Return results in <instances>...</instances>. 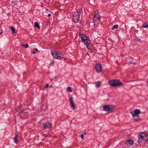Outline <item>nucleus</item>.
<instances>
[{"label": "nucleus", "instance_id": "1", "mask_svg": "<svg viewBox=\"0 0 148 148\" xmlns=\"http://www.w3.org/2000/svg\"><path fill=\"white\" fill-rule=\"evenodd\" d=\"M51 53L53 57L55 59L59 60H62L63 59L64 60L66 59V58L64 57L63 55L61 53L53 51H51Z\"/></svg>", "mask_w": 148, "mask_h": 148}, {"label": "nucleus", "instance_id": "2", "mask_svg": "<svg viewBox=\"0 0 148 148\" xmlns=\"http://www.w3.org/2000/svg\"><path fill=\"white\" fill-rule=\"evenodd\" d=\"M144 140H146L145 142L148 141V136L145 132L140 133L138 136V141L140 143L144 141Z\"/></svg>", "mask_w": 148, "mask_h": 148}, {"label": "nucleus", "instance_id": "3", "mask_svg": "<svg viewBox=\"0 0 148 148\" xmlns=\"http://www.w3.org/2000/svg\"><path fill=\"white\" fill-rule=\"evenodd\" d=\"M109 83L110 85L114 86H120L122 84V83L119 81L114 80L110 81Z\"/></svg>", "mask_w": 148, "mask_h": 148}, {"label": "nucleus", "instance_id": "4", "mask_svg": "<svg viewBox=\"0 0 148 148\" xmlns=\"http://www.w3.org/2000/svg\"><path fill=\"white\" fill-rule=\"evenodd\" d=\"M80 14L78 12L75 13L73 16L72 19L73 21L75 23H77L79 20Z\"/></svg>", "mask_w": 148, "mask_h": 148}, {"label": "nucleus", "instance_id": "5", "mask_svg": "<svg viewBox=\"0 0 148 148\" xmlns=\"http://www.w3.org/2000/svg\"><path fill=\"white\" fill-rule=\"evenodd\" d=\"M114 108V106L112 105H106L103 106V109L106 112L112 111Z\"/></svg>", "mask_w": 148, "mask_h": 148}, {"label": "nucleus", "instance_id": "6", "mask_svg": "<svg viewBox=\"0 0 148 148\" xmlns=\"http://www.w3.org/2000/svg\"><path fill=\"white\" fill-rule=\"evenodd\" d=\"M134 114L133 112H130V113L132 114V117L134 118V119L137 121V118L136 119V117L137 118V115L140 113V111L138 109H136L134 111Z\"/></svg>", "mask_w": 148, "mask_h": 148}, {"label": "nucleus", "instance_id": "7", "mask_svg": "<svg viewBox=\"0 0 148 148\" xmlns=\"http://www.w3.org/2000/svg\"><path fill=\"white\" fill-rule=\"evenodd\" d=\"M95 69L96 72L98 73L101 72L102 70V67L101 64H97L95 66Z\"/></svg>", "mask_w": 148, "mask_h": 148}, {"label": "nucleus", "instance_id": "8", "mask_svg": "<svg viewBox=\"0 0 148 148\" xmlns=\"http://www.w3.org/2000/svg\"><path fill=\"white\" fill-rule=\"evenodd\" d=\"M94 18L93 20L94 21V23H95L96 19L99 20L100 18V16L99 14L98 13V12H95L94 14Z\"/></svg>", "mask_w": 148, "mask_h": 148}, {"label": "nucleus", "instance_id": "9", "mask_svg": "<svg viewBox=\"0 0 148 148\" xmlns=\"http://www.w3.org/2000/svg\"><path fill=\"white\" fill-rule=\"evenodd\" d=\"M69 99L71 106L73 108V110H74L75 109V105L73 103V99L72 97H69Z\"/></svg>", "mask_w": 148, "mask_h": 148}, {"label": "nucleus", "instance_id": "10", "mask_svg": "<svg viewBox=\"0 0 148 148\" xmlns=\"http://www.w3.org/2000/svg\"><path fill=\"white\" fill-rule=\"evenodd\" d=\"M82 42L87 46V48L88 49H90L88 47V46L89 45L90 43V41L87 39L83 41Z\"/></svg>", "mask_w": 148, "mask_h": 148}, {"label": "nucleus", "instance_id": "11", "mask_svg": "<svg viewBox=\"0 0 148 148\" xmlns=\"http://www.w3.org/2000/svg\"><path fill=\"white\" fill-rule=\"evenodd\" d=\"M51 124L50 123H47L45 124L44 127L45 129H48L51 128Z\"/></svg>", "mask_w": 148, "mask_h": 148}, {"label": "nucleus", "instance_id": "12", "mask_svg": "<svg viewBox=\"0 0 148 148\" xmlns=\"http://www.w3.org/2000/svg\"><path fill=\"white\" fill-rule=\"evenodd\" d=\"M79 36L82 40V42L87 39V37L84 34H80Z\"/></svg>", "mask_w": 148, "mask_h": 148}, {"label": "nucleus", "instance_id": "13", "mask_svg": "<svg viewBox=\"0 0 148 148\" xmlns=\"http://www.w3.org/2000/svg\"><path fill=\"white\" fill-rule=\"evenodd\" d=\"M134 141L131 140H129L126 141L127 144H129L130 145H132L133 144Z\"/></svg>", "mask_w": 148, "mask_h": 148}, {"label": "nucleus", "instance_id": "14", "mask_svg": "<svg viewBox=\"0 0 148 148\" xmlns=\"http://www.w3.org/2000/svg\"><path fill=\"white\" fill-rule=\"evenodd\" d=\"M143 27L144 28H147L148 27V21L146 22L143 25Z\"/></svg>", "mask_w": 148, "mask_h": 148}, {"label": "nucleus", "instance_id": "15", "mask_svg": "<svg viewBox=\"0 0 148 148\" xmlns=\"http://www.w3.org/2000/svg\"><path fill=\"white\" fill-rule=\"evenodd\" d=\"M10 29L12 31V33L13 34L16 33V30L14 27H12L10 28Z\"/></svg>", "mask_w": 148, "mask_h": 148}, {"label": "nucleus", "instance_id": "16", "mask_svg": "<svg viewBox=\"0 0 148 148\" xmlns=\"http://www.w3.org/2000/svg\"><path fill=\"white\" fill-rule=\"evenodd\" d=\"M18 135L17 134H16L15 137L14 138V142L15 143L17 144L18 143Z\"/></svg>", "mask_w": 148, "mask_h": 148}, {"label": "nucleus", "instance_id": "17", "mask_svg": "<svg viewBox=\"0 0 148 148\" xmlns=\"http://www.w3.org/2000/svg\"><path fill=\"white\" fill-rule=\"evenodd\" d=\"M96 85L95 86L97 87H99L100 86L101 83L100 82H96Z\"/></svg>", "mask_w": 148, "mask_h": 148}, {"label": "nucleus", "instance_id": "18", "mask_svg": "<svg viewBox=\"0 0 148 148\" xmlns=\"http://www.w3.org/2000/svg\"><path fill=\"white\" fill-rule=\"evenodd\" d=\"M118 28V25H114L112 28V30H113L115 29H117Z\"/></svg>", "mask_w": 148, "mask_h": 148}, {"label": "nucleus", "instance_id": "19", "mask_svg": "<svg viewBox=\"0 0 148 148\" xmlns=\"http://www.w3.org/2000/svg\"><path fill=\"white\" fill-rule=\"evenodd\" d=\"M35 26L36 27L38 28V29L40 28V26L39 25L37 22H35Z\"/></svg>", "mask_w": 148, "mask_h": 148}, {"label": "nucleus", "instance_id": "20", "mask_svg": "<svg viewBox=\"0 0 148 148\" xmlns=\"http://www.w3.org/2000/svg\"><path fill=\"white\" fill-rule=\"evenodd\" d=\"M67 90L68 91L70 92H71L72 91L71 88L70 87H67Z\"/></svg>", "mask_w": 148, "mask_h": 148}, {"label": "nucleus", "instance_id": "21", "mask_svg": "<svg viewBox=\"0 0 148 148\" xmlns=\"http://www.w3.org/2000/svg\"><path fill=\"white\" fill-rule=\"evenodd\" d=\"M23 46H24V47H25L26 48H27L28 47L29 45L28 44H26L25 45H23Z\"/></svg>", "mask_w": 148, "mask_h": 148}, {"label": "nucleus", "instance_id": "22", "mask_svg": "<svg viewBox=\"0 0 148 148\" xmlns=\"http://www.w3.org/2000/svg\"><path fill=\"white\" fill-rule=\"evenodd\" d=\"M81 138L82 139H84V135L83 134H82L81 135Z\"/></svg>", "mask_w": 148, "mask_h": 148}, {"label": "nucleus", "instance_id": "23", "mask_svg": "<svg viewBox=\"0 0 148 148\" xmlns=\"http://www.w3.org/2000/svg\"><path fill=\"white\" fill-rule=\"evenodd\" d=\"M3 32L2 30L1 29H0V34H2Z\"/></svg>", "mask_w": 148, "mask_h": 148}, {"label": "nucleus", "instance_id": "24", "mask_svg": "<svg viewBox=\"0 0 148 148\" xmlns=\"http://www.w3.org/2000/svg\"><path fill=\"white\" fill-rule=\"evenodd\" d=\"M49 85V84H47L46 85V88H47L48 87Z\"/></svg>", "mask_w": 148, "mask_h": 148}, {"label": "nucleus", "instance_id": "25", "mask_svg": "<svg viewBox=\"0 0 148 148\" xmlns=\"http://www.w3.org/2000/svg\"><path fill=\"white\" fill-rule=\"evenodd\" d=\"M34 51H36V52H38V49H35L34 50Z\"/></svg>", "mask_w": 148, "mask_h": 148}, {"label": "nucleus", "instance_id": "26", "mask_svg": "<svg viewBox=\"0 0 148 148\" xmlns=\"http://www.w3.org/2000/svg\"><path fill=\"white\" fill-rule=\"evenodd\" d=\"M36 52H35V51H33L32 52V53H33V54H35L36 53Z\"/></svg>", "mask_w": 148, "mask_h": 148}, {"label": "nucleus", "instance_id": "27", "mask_svg": "<svg viewBox=\"0 0 148 148\" xmlns=\"http://www.w3.org/2000/svg\"><path fill=\"white\" fill-rule=\"evenodd\" d=\"M48 16H51V14H48Z\"/></svg>", "mask_w": 148, "mask_h": 148}, {"label": "nucleus", "instance_id": "28", "mask_svg": "<svg viewBox=\"0 0 148 148\" xmlns=\"http://www.w3.org/2000/svg\"><path fill=\"white\" fill-rule=\"evenodd\" d=\"M136 119H137V117H136ZM138 116H137V120L138 121Z\"/></svg>", "mask_w": 148, "mask_h": 148}, {"label": "nucleus", "instance_id": "29", "mask_svg": "<svg viewBox=\"0 0 148 148\" xmlns=\"http://www.w3.org/2000/svg\"><path fill=\"white\" fill-rule=\"evenodd\" d=\"M52 86V85H51V86H50V87H51Z\"/></svg>", "mask_w": 148, "mask_h": 148}, {"label": "nucleus", "instance_id": "30", "mask_svg": "<svg viewBox=\"0 0 148 148\" xmlns=\"http://www.w3.org/2000/svg\"><path fill=\"white\" fill-rule=\"evenodd\" d=\"M147 86H148V82H147Z\"/></svg>", "mask_w": 148, "mask_h": 148}, {"label": "nucleus", "instance_id": "31", "mask_svg": "<svg viewBox=\"0 0 148 148\" xmlns=\"http://www.w3.org/2000/svg\"><path fill=\"white\" fill-rule=\"evenodd\" d=\"M84 134H85H85H86V133H84Z\"/></svg>", "mask_w": 148, "mask_h": 148}]
</instances>
